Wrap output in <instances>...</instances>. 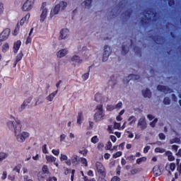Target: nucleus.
Listing matches in <instances>:
<instances>
[{
	"label": "nucleus",
	"mask_w": 181,
	"mask_h": 181,
	"mask_svg": "<svg viewBox=\"0 0 181 181\" xmlns=\"http://www.w3.org/2000/svg\"><path fill=\"white\" fill-rule=\"evenodd\" d=\"M153 172L156 176H160V175H162V171L160 170L159 166L154 167L153 168Z\"/></svg>",
	"instance_id": "18"
},
{
	"label": "nucleus",
	"mask_w": 181,
	"mask_h": 181,
	"mask_svg": "<svg viewBox=\"0 0 181 181\" xmlns=\"http://www.w3.org/2000/svg\"><path fill=\"white\" fill-rule=\"evenodd\" d=\"M68 53H69V50H67V49H62L59 50L57 52V57L59 59H62V57H64V56L67 55Z\"/></svg>",
	"instance_id": "9"
},
{
	"label": "nucleus",
	"mask_w": 181,
	"mask_h": 181,
	"mask_svg": "<svg viewBox=\"0 0 181 181\" xmlns=\"http://www.w3.org/2000/svg\"><path fill=\"white\" fill-rule=\"evenodd\" d=\"M56 94H57V90L55 92H53L52 93H50L47 97V100L48 101H53V98H54Z\"/></svg>",
	"instance_id": "20"
},
{
	"label": "nucleus",
	"mask_w": 181,
	"mask_h": 181,
	"mask_svg": "<svg viewBox=\"0 0 181 181\" xmlns=\"http://www.w3.org/2000/svg\"><path fill=\"white\" fill-rule=\"evenodd\" d=\"M103 148H104V144L99 143L98 145V149L101 150Z\"/></svg>",
	"instance_id": "55"
},
{
	"label": "nucleus",
	"mask_w": 181,
	"mask_h": 181,
	"mask_svg": "<svg viewBox=\"0 0 181 181\" xmlns=\"http://www.w3.org/2000/svg\"><path fill=\"white\" fill-rule=\"evenodd\" d=\"M159 138H160V139H165V134H159Z\"/></svg>",
	"instance_id": "62"
},
{
	"label": "nucleus",
	"mask_w": 181,
	"mask_h": 181,
	"mask_svg": "<svg viewBox=\"0 0 181 181\" xmlns=\"http://www.w3.org/2000/svg\"><path fill=\"white\" fill-rule=\"evenodd\" d=\"M128 134V138H134V134H132V132L127 131V132Z\"/></svg>",
	"instance_id": "53"
},
{
	"label": "nucleus",
	"mask_w": 181,
	"mask_h": 181,
	"mask_svg": "<svg viewBox=\"0 0 181 181\" xmlns=\"http://www.w3.org/2000/svg\"><path fill=\"white\" fill-rule=\"evenodd\" d=\"M11 30L9 29L4 30L0 35V40H6V39H8Z\"/></svg>",
	"instance_id": "8"
},
{
	"label": "nucleus",
	"mask_w": 181,
	"mask_h": 181,
	"mask_svg": "<svg viewBox=\"0 0 181 181\" xmlns=\"http://www.w3.org/2000/svg\"><path fill=\"white\" fill-rule=\"evenodd\" d=\"M143 95L145 98H151V90H149L148 89L143 90Z\"/></svg>",
	"instance_id": "23"
},
{
	"label": "nucleus",
	"mask_w": 181,
	"mask_h": 181,
	"mask_svg": "<svg viewBox=\"0 0 181 181\" xmlns=\"http://www.w3.org/2000/svg\"><path fill=\"white\" fill-rule=\"evenodd\" d=\"M100 93H96L95 95V99L96 101H100V99H98V97H100Z\"/></svg>",
	"instance_id": "60"
},
{
	"label": "nucleus",
	"mask_w": 181,
	"mask_h": 181,
	"mask_svg": "<svg viewBox=\"0 0 181 181\" xmlns=\"http://www.w3.org/2000/svg\"><path fill=\"white\" fill-rule=\"evenodd\" d=\"M52 153L54 154V155H55L56 156H58V155L60 153V150H59V149H53L52 151Z\"/></svg>",
	"instance_id": "40"
},
{
	"label": "nucleus",
	"mask_w": 181,
	"mask_h": 181,
	"mask_svg": "<svg viewBox=\"0 0 181 181\" xmlns=\"http://www.w3.org/2000/svg\"><path fill=\"white\" fill-rule=\"evenodd\" d=\"M145 119H146L145 117H143L140 118L139 120L138 126L140 127L141 129H146L147 124H146V121Z\"/></svg>",
	"instance_id": "10"
},
{
	"label": "nucleus",
	"mask_w": 181,
	"mask_h": 181,
	"mask_svg": "<svg viewBox=\"0 0 181 181\" xmlns=\"http://www.w3.org/2000/svg\"><path fill=\"white\" fill-rule=\"evenodd\" d=\"M165 156L168 157V159L170 162H173V160H175L173 154L169 151L165 152Z\"/></svg>",
	"instance_id": "19"
},
{
	"label": "nucleus",
	"mask_w": 181,
	"mask_h": 181,
	"mask_svg": "<svg viewBox=\"0 0 181 181\" xmlns=\"http://www.w3.org/2000/svg\"><path fill=\"white\" fill-rule=\"evenodd\" d=\"M23 56V54L20 53V54H18V56L17 57L16 61H17V62H21V60L22 59Z\"/></svg>",
	"instance_id": "47"
},
{
	"label": "nucleus",
	"mask_w": 181,
	"mask_h": 181,
	"mask_svg": "<svg viewBox=\"0 0 181 181\" xmlns=\"http://www.w3.org/2000/svg\"><path fill=\"white\" fill-rule=\"evenodd\" d=\"M156 122H158V119H154L153 122H150V127H152V128H155Z\"/></svg>",
	"instance_id": "35"
},
{
	"label": "nucleus",
	"mask_w": 181,
	"mask_h": 181,
	"mask_svg": "<svg viewBox=\"0 0 181 181\" xmlns=\"http://www.w3.org/2000/svg\"><path fill=\"white\" fill-rule=\"evenodd\" d=\"M110 139L112 142H115L117 141V137H115V136H110Z\"/></svg>",
	"instance_id": "57"
},
{
	"label": "nucleus",
	"mask_w": 181,
	"mask_h": 181,
	"mask_svg": "<svg viewBox=\"0 0 181 181\" xmlns=\"http://www.w3.org/2000/svg\"><path fill=\"white\" fill-rule=\"evenodd\" d=\"M121 108H122V103H119L115 105V110H119Z\"/></svg>",
	"instance_id": "37"
},
{
	"label": "nucleus",
	"mask_w": 181,
	"mask_h": 181,
	"mask_svg": "<svg viewBox=\"0 0 181 181\" xmlns=\"http://www.w3.org/2000/svg\"><path fill=\"white\" fill-rule=\"evenodd\" d=\"M69 33H70V31L69 30V29L63 28L60 31L59 40H65V39H67V37H69Z\"/></svg>",
	"instance_id": "6"
},
{
	"label": "nucleus",
	"mask_w": 181,
	"mask_h": 181,
	"mask_svg": "<svg viewBox=\"0 0 181 181\" xmlns=\"http://www.w3.org/2000/svg\"><path fill=\"white\" fill-rule=\"evenodd\" d=\"M107 111H113V110H115V106L112 105H109L107 106Z\"/></svg>",
	"instance_id": "34"
},
{
	"label": "nucleus",
	"mask_w": 181,
	"mask_h": 181,
	"mask_svg": "<svg viewBox=\"0 0 181 181\" xmlns=\"http://www.w3.org/2000/svg\"><path fill=\"white\" fill-rule=\"evenodd\" d=\"M42 172L44 173H47V172H49V168H47V165H44L42 167Z\"/></svg>",
	"instance_id": "46"
},
{
	"label": "nucleus",
	"mask_w": 181,
	"mask_h": 181,
	"mask_svg": "<svg viewBox=\"0 0 181 181\" xmlns=\"http://www.w3.org/2000/svg\"><path fill=\"white\" fill-rule=\"evenodd\" d=\"M81 121H83V112H79L78 114V119H77V122L79 124V125L81 124Z\"/></svg>",
	"instance_id": "26"
},
{
	"label": "nucleus",
	"mask_w": 181,
	"mask_h": 181,
	"mask_svg": "<svg viewBox=\"0 0 181 181\" xmlns=\"http://www.w3.org/2000/svg\"><path fill=\"white\" fill-rule=\"evenodd\" d=\"M79 159H78V156L77 155H74L71 158V162L74 164L76 165V163H78L79 162Z\"/></svg>",
	"instance_id": "21"
},
{
	"label": "nucleus",
	"mask_w": 181,
	"mask_h": 181,
	"mask_svg": "<svg viewBox=\"0 0 181 181\" xmlns=\"http://www.w3.org/2000/svg\"><path fill=\"white\" fill-rule=\"evenodd\" d=\"M6 171H4L3 175L1 176V179H3V180H4V179H6Z\"/></svg>",
	"instance_id": "56"
},
{
	"label": "nucleus",
	"mask_w": 181,
	"mask_h": 181,
	"mask_svg": "<svg viewBox=\"0 0 181 181\" xmlns=\"http://www.w3.org/2000/svg\"><path fill=\"white\" fill-rule=\"evenodd\" d=\"M29 18H30V14L28 13L25 15V17H23L21 21H20V25L21 26H23L25 25V22H28L29 21Z\"/></svg>",
	"instance_id": "16"
},
{
	"label": "nucleus",
	"mask_w": 181,
	"mask_h": 181,
	"mask_svg": "<svg viewBox=\"0 0 181 181\" xmlns=\"http://www.w3.org/2000/svg\"><path fill=\"white\" fill-rule=\"evenodd\" d=\"M88 153V151L86 148H83L81 150L78 151V153L83 155V156H87Z\"/></svg>",
	"instance_id": "25"
},
{
	"label": "nucleus",
	"mask_w": 181,
	"mask_h": 181,
	"mask_svg": "<svg viewBox=\"0 0 181 181\" xmlns=\"http://www.w3.org/2000/svg\"><path fill=\"white\" fill-rule=\"evenodd\" d=\"M8 127L9 128H13L14 134L16 140L20 144H23L26 140V138H29V134L25 132H22V125L19 120H11L8 122Z\"/></svg>",
	"instance_id": "1"
},
{
	"label": "nucleus",
	"mask_w": 181,
	"mask_h": 181,
	"mask_svg": "<svg viewBox=\"0 0 181 181\" xmlns=\"http://www.w3.org/2000/svg\"><path fill=\"white\" fill-rule=\"evenodd\" d=\"M33 4H35V0H27L22 6V11L29 12L33 8Z\"/></svg>",
	"instance_id": "3"
},
{
	"label": "nucleus",
	"mask_w": 181,
	"mask_h": 181,
	"mask_svg": "<svg viewBox=\"0 0 181 181\" xmlns=\"http://www.w3.org/2000/svg\"><path fill=\"white\" fill-rule=\"evenodd\" d=\"M121 155H122V152L118 151L116 153L113 154V158L117 159V158H119V156H121Z\"/></svg>",
	"instance_id": "36"
},
{
	"label": "nucleus",
	"mask_w": 181,
	"mask_h": 181,
	"mask_svg": "<svg viewBox=\"0 0 181 181\" xmlns=\"http://www.w3.org/2000/svg\"><path fill=\"white\" fill-rule=\"evenodd\" d=\"M21 29V27H19V23L17 24L14 31H13V36H16V35H18V33H19V30Z\"/></svg>",
	"instance_id": "29"
},
{
	"label": "nucleus",
	"mask_w": 181,
	"mask_h": 181,
	"mask_svg": "<svg viewBox=\"0 0 181 181\" xmlns=\"http://www.w3.org/2000/svg\"><path fill=\"white\" fill-rule=\"evenodd\" d=\"M83 6L86 8H90V5H91V0H86L83 3Z\"/></svg>",
	"instance_id": "30"
},
{
	"label": "nucleus",
	"mask_w": 181,
	"mask_h": 181,
	"mask_svg": "<svg viewBox=\"0 0 181 181\" xmlns=\"http://www.w3.org/2000/svg\"><path fill=\"white\" fill-rule=\"evenodd\" d=\"M4 4L0 2V16L4 13Z\"/></svg>",
	"instance_id": "38"
},
{
	"label": "nucleus",
	"mask_w": 181,
	"mask_h": 181,
	"mask_svg": "<svg viewBox=\"0 0 181 181\" xmlns=\"http://www.w3.org/2000/svg\"><path fill=\"white\" fill-rule=\"evenodd\" d=\"M75 172H76L75 170H72V171H71V181L74 180V173H75Z\"/></svg>",
	"instance_id": "52"
},
{
	"label": "nucleus",
	"mask_w": 181,
	"mask_h": 181,
	"mask_svg": "<svg viewBox=\"0 0 181 181\" xmlns=\"http://www.w3.org/2000/svg\"><path fill=\"white\" fill-rule=\"evenodd\" d=\"M91 142L93 144H97V142H98V138H97L96 136H93L92 139H91Z\"/></svg>",
	"instance_id": "42"
},
{
	"label": "nucleus",
	"mask_w": 181,
	"mask_h": 181,
	"mask_svg": "<svg viewBox=\"0 0 181 181\" xmlns=\"http://www.w3.org/2000/svg\"><path fill=\"white\" fill-rule=\"evenodd\" d=\"M45 158L47 159V163H53V162H56L57 160V158L53 156H46Z\"/></svg>",
	"instance_id": "17"
},
{
	"label": "nucleus",
	"mask_w": 181,
	"mask_h": 181,
	"mask_svg": "<svg viewBox=\"0 0 181 181\" xmlns=\"http://www.w3.org/2000/svg\"><path fill=\"white\" fill-rule=\"evenodd\" d=\"M165 169H166V170L168 171V175H171L170 171L173 172V170H175V169H176V165L173 163L167 164L165 166Z\"/></svg>",
	"instance_id": "11"
},
{
	"label": "nucleus",
	"mask_w": 181,
	"mask_h": 181,
	"mask_svg": "<svg viewBox=\"0 0 181 181\" xmlns=\"http://www.w3.org/2000/svg\"><path fill=\"white\" fill-rule=\"evenodd\" d=\"M163 103L165 105H169V104H170V100H169V98H165Z\"/></svg>",
	"instance_id": "44"
},
{
	"label": "nucleus",
	"mask_w": 181,
	"mask_h": 181,
	"mask_svg": "<svg viewBox=\"0 0 181 181\" xmlns=\"http://www.w3.org/2000/svg\"><path fill=\"white\" fill-rule=\"evenodd\" d=\"M21 45H22V42L21 40H18L17 42H14L13 50L14 53H18V50H19L21 47Z\"/></svg>",
	"instance_id": "13"
},
{
	"label": "nucleus",
	"mask_w": 181,
	"mask_h": 181,
	"mask_svg": "<svg viewBox=\"0 0 181 181\" xmlns=\"http://www.w3.org/2000/svg\"><path fill=\"white\" fill-rule=\"evenodd\" d=\"M69 138L71 139H74V138H76V134H74V133H69Z\"/></svg>",
	"instance_id": "54"
},
{
	"label": "nucleus",
	"mask_w": 181,
	"mask_h": 181,
	"mask_svg": "<svg viewBox=\"0 0 181 181\" xmlns=\"http://www.w3.org/2000/svg\"><path fill=\"white\" fill-rule=\"evenodd\" d=\"M94 119L96 121V122H98V121H101L102 119H104V112H103V106L99 105L95 109V113L94 115Z\"/></svg>",
	"instance_id": "2"
},
{
	"label": "nucleus",
	"mask_w": 181,
	"mask_h": 181,
	"mask_svg": "<svg viewBox=\"0 0 181 181\" xmlns=\"http://www.w3.org/2000/svg\"><path fill=\"white\" fill-rule=\"evenodd\" d=\"M57 6L61 11H64V9H66V8H67V2L64 1H60L59 4H57Z\"/></svg>",
	"instance_id": "14"
},
{
	"label": "nucleus",
	"mask_w": 181,
	"mask_h": 181,
	"mask_svg": "<svg viewBox=\"0 0 181 181\" xmlns=\"http://www.w3.org/2000/svg\"><path fill=\"white\" fill-rule=\"evenodd\" d=\"M60 11H62V10L59 8L57 5H56L54 6V8H53V10H52L50 12V14H49L50 18L54 16V15H57V13H59V12H60Z\"/></svg>",
	"instance_id": "15"
},
{
	"label": "nucleus",
	"mask_w": 181,
	"mask_h": 181,
	"mask_svg": "<svg viewBox=\"0 0 181 181\" xmlns=\"http://www.w3.org/2000/svg\"><path fill=\"white\" fill-rule=\"evenodd\" d=\"M146 160V157H142L136 160V163H138V165H141L142 162H145Z\"/></svg>",
	"instance_id": "32"
},
{
	"label": "nucleus",
	"mask_w": 181,
	"mask_h": 181,
	"mask_svg": "<svg viewBox=\"0 0 181 181\" xmlns=\"http://www.w3.org/2000/svg\"><path fill=\"white\" fill-rule=\"evenodd\" d=\"M32 42V38L30 37H28L27 40L25 42V45H29V43Z\"/></svg>",
	"instance_id": "51"
},
{
	"label": "nucleus",
	"mask_w": 181,
	"mask_h": 181,
	"mask_svg": "<svg viewBox=\"0 0 181 181\" xmlns=\"http://www.w3.org/2000/svg\"><path fill=\"white\" fill-rule=\"evenodd\" d=\"M128 121L129 125H134V124H135V122H136V118H135V117L134 116H131L130 117H129Z\"/></svg>",
	"instance_id": "24"
},
{
	"label": "nucleus",
	"mask_w": 181,
	"mask_h": 181,
	"mask_svg": "<svg viewBox=\"0 0 181 181\" xmlns=\"http://www.w3.org/2000/svg\"><path fill=\"white\" fill-rule=\"evenodd\" d=\"M157 90H158L159 91H164V93H166V90H168V88L163 86H158L157 87Z\"/></svg>",
	"instance_id": "31"
},
{
	"label": "nucleus",
	"mask_w": 181,
	"mask_h": 181,
	"mask_svg": "<svg viewBox=\"0 0 181 181\" xmlns=\"http://www.w3.org/2000/svg\"><path fill=\"white\" fill-rule=\"evenodd\" d=\"M155 152H160V153H163L165 152V149L160 148H156L155 149Z\"/></svg>",
	"instance_id": "45"
},
{
	"label": "nucleus",
	"mask_w": 181,
	"mask_h": 181,
	"mask_svg": "<svg viewBox=\"0 0 181 181\" xmlns=\"http://www.w3.org/2000/svg\"><path fill=\"white\" fill-rule=\"evenodd\" d=\"M59 138H60V142H63V141H64V139H66V135L62 134Z\"/></svg>",
	"instance_id": "50"
},
{
	"label": "nucleus",
	"mask_w": 181,
	"mask_h": 181,
	"mask_svg": "<svg viewBox=\"0 0 181 181\" xmlns=\"http://www.w3.org/2000/svg\"><path fill=\"white\" fill-rule=\"evenodd\" d=\"M111 148H112V144L110 141H108L107 144L105 146V148L110 150L111 149Z\"/></svg>",
	"instance_id": "43"
},
{
	"label": "nucleus",
	"mask_w": 181,
	"mask_h": 181,
	"mask_svg": "<svg viewBox=\"0 0 181 181\" xmlns=\"http://www.w3.org/2000/svg\"><path fill=\"white\" fill-rule=\"evenodd\" d=\"M114 129H121V124L115 122Z\"/></svg>",
	"instance_id": "41"
},
{
	"label": "nucleus",
	"mask_w": 181,
	"mask_h": 181,
	"mask_svg": "<svg viewBox=\"0 0 181 181\" xmlns=\"http://www.w3.org/2000/svg\"><path fill=\"white\" fill-rule=\"evenodd\" d=\"M8 158V154L5 153H0V163L4 160V159H6Z\"/></svg>",
	"instance_id": "28"
},
{
	"label": "nucleus",
	"mask_w": 181,
	"mask_h": 181,
	"mask_svg": "<svg viewBox=\"0 0 181 181\" xmlns=\"http://www.w3.org/2000/svg\"><path fill=\"white\" fill-rule=\"evenodd\" d=\"M132 78L134 80H139V76H138V75H133Z\"/></svg>",
	"instance_id": "61"
},
{
	"label": "nucleus",
	"mask_w": 181,
	"mask_h": 181,
	"mask_svg": "<svg viewBox=\"0 0 181 181\" xmlns=\"http://www.w3.org/2000/svg\"><path fill=\"white\" fill-rule=\"evenodd\" d=\"M60 160L61 162H64V160H66L65 163L68 166H70L71 165V160H69V158L67 157V156L64 154H61Z\"/></svg>",
	"instance_id": "12"
},
{
	"label": "nucleus",
	"mask_w": 181,
	"mask_h": 181,
	"mask_svg": "<svg viewBox=\"0 0 181 181\" xmlns=\"http://www.w3.org/2000/svg\"><path fill=\"white\" fill-rule=\"evenodd\" d=\"M81 162L83 165H85L86 167L88 166V163H87V159H86L84 158H81Z\"/></svg>",
	"instance_id": "33"
},
{
	"label": "nucleus",
	"mask_w": 181,
	"mask_h": 181,
	"mask_svg": "<svg viewBox=\"0 0 181 181\" xmlns=\"http://www.w3.org/2000/svg\"><path fill=\"white\" fill-rule=\"evenodd\" d=\"M1 49H2L3 53H6V52L9 50V44H8V42L4 43L2 45Z\"/></svg>",
	"instance_id": "22"
},
{
	"label": "nucleus",
	"mask_w": 181,
	"mask_h": 181,
	"mask_svg": "<svg viewBox=\"0 0 181 181\" xmlns=\"http://www.w3.org/2000/svg\"><path fill=\"white\" fill-rule=\"evenodd\" d=\"M42 152L43 153H47V150L46 149V145L42 146Z\"/></svg>",
	"instance_id": "58"
},
{
	"label": "nucleus",
	"mask_w": 181,
	"mask_h": 181,
	"mask_svg": "<svg viewBox=\"0 0 181 181\" xmlns=\"http://www.w3.org/2000/svg\"><path fill=\"white\" fill-rule=\"evenodd\" d=\"M96 168V172L100 175V176H102V177H105V168H104V165L100 162H97L95 164Z\"/></svg>",
	"instance_id": "4"
},
{
	"label": "nucleus",
	"mask_w": 181,
	"mask_h": 181,
	"mask_svg": "<svg viewBox=\"0 0 181 181\" xmlns=\"http://www.w3.org/2000/svg\"><path fill=\"white\" fill-rule=\"evenodd\" d=\"M110 54H111V48L108 47V45H106L104 47L102 62H107V60H108V57H110Z\"/></svg>",
	"instance_id": "5"
},
{
	"label": "nucleus",
	"mask_w": 181,
	"mask_h": 181,
	"mask_svg": "<svg viewBox=\"0 0 181 181\" xmlns=\"http://www.w3.org/2000/svg\"><path fill=\"white\" fill-rule=\"evenodd\" d=\"M47 17V8L45 6H42L40 18V22H45V19H46Z\"/></svg>",
	"instance_id": "7"
},
{
	"label": "nucleus",
	"mask_w": 181,
	"mask_h": 181,
	"mask_svg": "<svg viewBox=\"0 0 181 181\" xmlns=\"http://www.w3.org/2000/svg\"><path fill=\"white\" fill-rule=\"evenodd\" d=\"M110 153H105L104 156L105 159H110Z\"/></svg>",
	"instance_id": "63"
},
{
	"label": "nucleus",
	"mask_w": 181,
	"mask_h": 181,
	"mask_svg": "<svg viewBox=\"0 0 181 181\" xmlns=\"http://www.w3.org/2000/svg\"><path fill=\"white\" fill-rule=\"evenodd\" d=\"M149 149H151V146H147L144 148V153H148V151H149Z\"/></svg>",
	"instance_id": "48"
},
{
	"label": "nucleus",
	"mask_w": 181,
	"mask_h": 181,
	"mask_svg": "<svg viewBox=\"0 0 181 181\" xmlns=\"http://www.w3.org/2000/svg\"><path fill=\"white\" fill-rule=\"evenodd\" d=\"M71 61L76 62V63L81 62V59H80V57L78 56H76V55L71 57Z\"/></svg>",
	"instance_id": "27"
},
{
	"label": "nucleus",
	"mask_w": 181,
	"mask_h": 181,
	"mask_svg": "<svg viewBox=\"0 0 181 181\" xmlns=\"http://www.w3.org/2000/svg\"><path fill=\"white\" fill-rule=\"evenodd\" d=\"M90 76V74L88 73H86L82 76V78L83 80V81H86V80H87L88 78V76Z\"/></svg>",
	"instance_id": "39"
},
{
	"label": "nucleus",
	"mask_w": 181,
	"mask_h": 181,
	"mask_svg": "<svg viewBox=\"0 0 181 181\" xmlns=\"http://www.w3.org/2000/svg\"><path fill=\"white\" fill-rule=\"evenodd\" d=\"M121 179L117 176L113 177L110 181H120Z\"/></svg>",
	"instance_id": "49"
},
{
	"label": "nucleus",
	"mask_w": 181,
	"mask_h": 181,
	"mask_svg": "<svg viewBox=\"0 0 181 181\" xmlns=\"http://www.w3.org/2000/svg\"><path fill=\"white\" fill-rule=\"evenodd\" d=\"M88 176H93V170H89V171L88 172Z\"/></svg>",
	"instance_id": "64"
},
{
	"label": "nucleus",
	"mask_w": 181,
	"mask_h": 181,
	"mask_svg": "<svg viewBox=\"0 0 181 181\" xmlns=\"http://www.w3.org/2000/svg\"><path fill=\"white\" fill-rule=\"evenodd\" d=\"M147 118L149 119V121H152V119H153V116L152 115H148Z\"/></svg>",
	"instance_id": "59"
}]
</instances>
